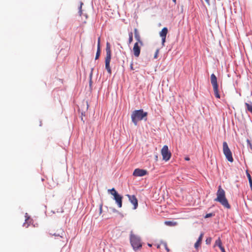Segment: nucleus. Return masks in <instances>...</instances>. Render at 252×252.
<instances>
[{
    "mask_svg": "<svg viewBox=\"0 0 252 252\" xmlns=\"http://www.w3.org/2000/svg\"><path fill=\"white\" fill-rule=\"evenodd\" d=\"M217 246H218L219 248L222 246L221 241L220 237L215 241L214 247Z\"/></svg>",
    "mask_w": 252,
    "mask_h": 252,
    "instance_id": "6ab92c4d",
    "label": "nucleus"
},
{
    "mask_svg": "<svg viewBox=\"0 0 252 252\" xmlns=\"http://www.w3.org/2000/svg\"><path fill=\"white\" fill-rule=\"evenodd\" d=\"M164 223L168 225V226H175L177 224V223L176 222H174V221H165L164 222Z\"/></svg>",
    "mask_w": 252,
    "mask_h": 252,
    "instance_id": "dca6fc26",
    "label": "nucleus"
},
{
    "mask_svg": "<svg viewBox=\"0 0 252 252\" xmlns=\"http://www.w3.org/2000/svg\"><path fill=\"white\" fill-rule=\"evenodd\" d=\"M129 39H128V44H130L133 41V33L132 32H130L128 33Z\"/></svg>",
    "mask_w": 252,
    "mask_h": 252,
    "instance_id": "aec40b11",
    "label": "nucleus"
},
{
    "mask_svg": "<svg viewBox=\"0 0 252 252\" xmlns=\"http://www.w3.org/2000/svg\"><path fill=\"white\" fill-rule=\"evenodd\" d=\"M129 201L133 205V209H136L138 206V200L135 195L127 194Z\"/></svg>",
    "mask_w": 252,
    "mask_h": 252,
    "instance_id": "f8f14e48",
    "label": "nucleus"
},
{
    "mask_svg": "<svg viewBox=\"0 0 252 252\" xmlns=\"http://www.w3.org/2000/svg\"><path fill=\"white\" fill-rule=\"evenodd\" d=\"M185 160H189V157H186V158H185Z\"/></svg>",
    "mask_w": 252,
    "mask_h": 252,
    "instance_id": "2f4dec72",
    "label": "nucleus"
},
{
    "mask_svg": "<svg viewBox=\"0 0 252 252\" xmlns=\"http://www.w3.org/2000/svg\"><path fill=\"white\" fill-rule=\"evenodd\" d=\"M223 152L226 159L230 162L233 161L232 153L229 149L226 142H223Z\"/></svg>",
    "mask_w": 252,
    "mask_h": 252,
    "instance_id": "6e6552de",
    "label": "nucleus"
},
{
    "mask_svg": "<svg viewBox=\"0 0 252 252\" xmlns=\"http://www.w3.org/2000/svg\"><path fill=\"white\" fill-rule=\"evenodd\" d=\"M100 37H99L98 38L97 49H100Z\"/></svg>",
    "mask_w": 252,
    "mask_h": 252,
    "instance_id": "bb28decb",
    "label": "nucleus"
},
{
    "mask_svg": "<svg viewBox=\"0 0 252 252\" xmlns=\"http://www.w3.org/2000/svg\"><path fill=\"white\" fill-rule=\"evenodd\" d=\"M48 184H49V186L50 187V189H52L53 188H55L57 185V184L54 182L53 179L49 181Z\"/></svg>",
    "mask_w": 252,
    "mask_h": 252,
    "instance_id": "a211bd4d",
    "label": "nucleus"
},
{
    "mask_svg": "<svg viewBox=\"0 0 252 252\" xmlns=\"http://www.w3.org/2000/svg\"><path fill=\"white\" fill-rule=\"evenodd\" d=\"M214 215L212 214V213H209V214H207L204 218H210V217H211L213 216Z\"/></svg>",
    "mask_w": 252,
    "mask_h": 252,
    "instance_id": "a878e982",
    "label": "nucleus"
},
{
    "mask_svg": "<svg viewBox=\"0 0 252 252\" xmlns=\"http://www.w3.org/2000/svg\"><path fill=\"white\" fill-rule=\"evenodd\" d=\"M148 246H149V247H152V245H151V244H148Z\"/></svg>",
    "mask_w": 252,
    "mask_h": 252,
    "instance_id": "f704fd0d",
    "label": "nucleus"
},
{
    "mask_svg": "<svg viewBox=\"0 0 252 252\" xmlns=\"http://www.w3.org/2000/svg\"><path fill=\"white\" fill-rule=\"evenodd\" d=\"M106 57L105 59V68L106 69L108 73L110 74H111V69L110 66V63L111 59V51L110 45L109 42H107L106 47Z\"/></svg>",
    "mask_w": 252,
    "mask_h": 252,
    "instance_id": "20e7f679",
    "label": "nucleus"
},
{
    "mask_svg": "<svg viewBox=\"0 0 252 252\" xmlns=\"http://www.w3.org/2000/svg\"><path fill=\"white\" fill-rule=\"evenodd\" d=\"M203 235H204V233H201L200 234L197 241L195 243L194 247L196 249H197L199 248V247L200 246L201 242H202V239H203Z\"/></svg>",
    "mask_w": 252,
    "mask_h": 252,
    "instance_id": "4468645a",
    "label": "nucleus"
},
{
    "mask_svg": "<svg viewBox=\"0 0 252 252\" xmlns=\"http://www.w3.org/2000/svg\"><path fill=\"white\" fill-rule=\"evenodd\" d=\"M247 111L252 113V103H245Z\"/></svg>",
    "mask_w": 252,
    "mask_h": 252,
    "instance_id": "2eb2a0df",
    "label": "nucleus"
},
{
    "mask_svg": "<svg viewBox=\"0 0 252 252\" xmlns=\"http://www.w3.org/2000/svg\"><path fill=\"white\" fill-rule=\"evenodd\" d=\"M130 242L134 251H136L140 249L142 246L140 237L134 234H132V232L130 236Z\"/></svg>",
    "mask_w": 252,
    "mask_h": 252,
    "instance_id": "39448f33",
    "label": "nucleus"
},
{
    "mask_svg": "<svg viewBox=\"0 0 252 252\" xmlns=\"http://www.w3.org/2000/svg\"><path fill=\"white\" fill-rule=\"evenodd\" d=\"M246 173H247V177L249 180V182L250 184V186L251 190H252V179L251 176L250 174L248 171L246 172Z\"/></svg>",
    "mask_w": 252,
    "mask_h": 252,
    "instance_id": "f3484780",
    "label": "nucleus"
},
{
    "mask_svg": "<svg viewBox=\"0 0 252 252\" xmlns=\"http://www.w3.org/2000/svg\"><path fill=\"white\" fill-rule=\"evenodd\" d=\"M148 113L144 112L143 109L133 111L131 115V118L132 123L135 126H137L139 121L147 120Z\"/></svg>",
    "mask_w": 252,
    "mask_h": 252,
    "instance_id": "f257e3e1",
    "label": "nucleus"
},
{
    "mask_svg": "<svg viewBox=\"0 0 252 252\" xmlns=\"http://www.w3.org/2000/svg\"><path fill=\"white\" fill-rule=\"evenodd\" d=\"M83 5V3L82 2H80V5L79 8V13L80 16H81L82 14V7Z\"/></svg>",
    "mask_w": 252,
    "mask_h": 252,
    "instance_id": "4be33fe9",
    "label": "nucleus"
},
{
    "mask_svg": "<svg viewBox=\"0 0 252 252\" xmlns=\"http://www.w3.org/2000/svg\"><path fill=\"white\" fill-rule=\"evenodd\" d=\"M205 1L208 4H210L209 0H205Z\"/></svg>",
    "mask_w": 252,
    "mask_h": 252,
    "instance_id": "7c9ffc66",
    "label": "nucleus"
},
{
    "mask_svg": "<svg viewBox=\"0 0 252 252\" xmlns=\"http://www.w3.org/2000/svg\"><path fill=\"white\" fill-rule=\"evenodd\" d=\"M172 1H173L175 3H176V0H172Z\"/></svg>",
    "mask_w": 252,
    "mask_h": 252,
    "instance_id": "72a5a7b5",
    "label": "nucleus"
},
{
    "mask_svg": "<svg viewBox=\"0 0 252 252\" xmlns=\"http://www.w3.org/2000/svg\"><path fill=\"white\" fill-rule=\"evenodd\" d=\"M134 37L137 42L134 44L133 52L135 57H138L140 54L141 47L143 45L140 34L137 29L134 30Z\"/></svg>",
    "mask_w": 252,
    "mask_h": 252,
    "instance_id": "f03ea898",
    "label": "nucleus"
},
{
    "mask_svg": "<svg viewBox=\"0 0 252 252\" xmlns=\"http://www.w3.org/2000/svg\"><path fill=\"white\" fill-rule=\"evenodd\" d=\"M100 49H97V52H96V55H95V60H97L98 59L99 56H100Z\"/></svg>",
    "mask_w": 252,
    "mask_h": 252,
    "instance_id": "412c9836",
    "label": "nucleus"
},
{
    "mask_svg": "<svg viewBox=\"0 0 252 252\" xmlns=\"http://www.w3.org/2000/svg\"><path fill=\"white\" fill-rule=\"evenodd\" d=\"M50 234L55 236L60 237L65 240V238H63L64 235H65V233L62 229L58 230L57 232L56 233H53L52 232H51Z\"/></svg>",
    "mask_w": 252,
    "mask_h": 252,
    "instance_id": "ddd939ff",
    "label": "nucleus"
},
{
    "mask_svg": "<svg viewBox=\"0 0 252 252\" xmlns=\"http://www.w3.org/2000/svg\"><path fill=\"white\" fill-rule=\"evenodd\" d=\"M168 32V29L167 28H163L159 32V35L161 37L162 45L164 46V43L165 42L166 35Z\"/></svg>",
    "mask_w": 252,
    "mask_h": 252,
    "instance_id": "9b49d317",
    "label": "nucleus"
},
{
    "mask_svg": "<svg viewBox=\"0 0 252 252\" xmlns=\"http://www.w3.org/2000/svg\"><path fill=\"white\" fill-rule=\"evenodd\" d=\"M102 211V205L101 204L99 206V214H101Z\"/></svg>",
    "mask_w": 252,
    "mask_h": 252,
    "instance_id": "cd10ccee",
    "label": "nucleus"
},
{
    "mask_svg": "<svg viewBox=\"0 0 252 252\" xmlns=\"http://www.w3.org/2000/svg\"><path fill=\"white\" fill-rule=\"evenodd\" d=\"M210 79L211 84L213 88L215 95L216 97L220 98V95L219 93V86L217 82V78L216 75L213 73L211 75Z\"/></svg>",
    "mask_w": 252,
    "mask_h": 252,
    "instance_id": "0eeeda50",
    "label": "nucleus"
},
{
    "mask_svg": "<svg viewBox=\"0 0 252 252\" xmlns=\"http://www.w3.org/2000/svg\"><path fill=\"white\" fill-rule=\"evenodd\" d=\"M147 174V171L144 169L136 168L133 173V175L135 177H142Z\"/></svg>",
    "mask_w": 252,
    "mask_h": 252,
    "instance_id": "9d476101",
    "label": "nucleus"
},
{
    "mask_svg": "<svg viewBox=\"0 0 252 252\" xmlns=\"http://www.w3.org/2000/svg\"><path fill=\"white\" fill-rule=\"evenodd\" d=\"M247 142L248 144L249 145L250 149L252 150V143H251V141L249 140V139L247 140Z\"/></svg>",
    "mask_w": 252,
    "mask_h": 252,
    "instance_id": "393cba45",
    "label": "nucleus"
},
{
    "mask_svg": "<svg viewBox=\"0 0 252 252\" xmlns=\"http://www.w3.org/2000/svg\"><path fill=\"white\" fill-rule=\"evenodd\" d=\"M220 250L222 252H225V249L222 246L221 247H220Z\"/></svg>",
    "mask_w": 252,
    "mask_h": 252,
    "instance_id": "c85d7f7f",
    "label": "nucleus"
},
{
    "mask_svg": "<svg viewBox=\"0 0 252 252\" xmlns=\"http://www.w3.org/2000/svg\"><path fill=\"white\" fill-rule=\"evenodd\" d=\"M217 198L215 201L220 202L223 207L227 209L230 208V205L225 197L224 190L221 188V186L219 187L218 190L217 192Z\"/></svg>",
    "mask_w": 252,
    "mask_h": 252,
    "instance_id": "7ed1b4c3",
    "label": "nucleus"
},
{
    "mask_svg": "<svg viewBox=\"0 0 252 252\" xmlns=\"http://www.w3.org/2000/svg\"><path fill=\"white\" fill-rule=\"evenodd\" d=\"M164 246H165V248L166 250L167 251V252H168L169 251V249H168V247L167 246V244H165L164 245Z\"/></svg>",
    "mask_w": 252,
    "mask_h": 252,
    "instance_id": "c756f323",
    "label": "nucleus"
},
{
    "mask_svg": "<svg viewBox=\"0 0 252 252\" xmlns=\"http://www.w3.org/2000/svg\"><path fill=\"white\" fill-rule=\"evenodd\" d=\"M161 154L162 156L163 159L165 161H168L171 158V154L168 150V146L166 145L163 146L161 150Z\"/></svg>",
    "mask_w": 252,
    "mask_h": 252,
    "instance_id": "1a4fd4ad",
    "label": "nucleus"
},
{
    "mask_svg": "<svg viewBox=\"0 0 252 252\" xmlns=\"http://www.w3.org/2000/svg\"><path fill=\"white\" fill-rule=\"evenodd\" d=\"M212 241V238L211 237H208L206 240V243L207 245H209L211 244Z\"/></svg>",
    "mask_w": 252,
    "mask_h": 252,
    "instance_id": "b1692460",
    "label": "nucleus"
},
{
    "mask_svg": "<svg viewBox=\"0 0 252 252\" xmlns=\"http://www.w3.org/2000/svg\"><path fill=\"white\" fill-rule=\"evenodd\" d=\"M159 52V49H157L156 50V52H155V55H154V59H157L158 58Z\"/></svg>",
    "mask_w": 252,
    "mask_h": 252,
    "instance_id": "5701e85b",
    "label": "nucleus"
},
{
    "mask_svg": "<svg viewBox=\"0 0 252 252\" xmlns=\"http://www.w3.org/2000/svg\"><path fill=\"white\" fill-rule=\"evenodd\" d=\"M130 67H131V69L132 70H133V66H132V63H131V64Z\"/></svg>",
    "mask_w": 252,
    "mask_h": 252,
    "instance_id": "473e14b6",
    "label": "nucleus"
},
{
    "mask_svg": "<svg viewBox=\"0 0 252 252\" xmlns=\"http://www.w3.org/2000/svg\"><path fill=\"white\" fill-rule=\"evenodd\" d=\"M108 192L114 196V199L115 200L119 208H121L122 206V196L118 194L114 188L108 189Z\"/></svg>",
    "mask_w": 252,
    "mask_h": 252,
    "instance_id": "423d86ee",
    "label": "nucleus"
}]
</instances>
